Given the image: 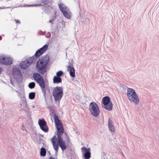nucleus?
<instances>
[{
	"instance_id": "f257e3e1",
	"label": "nucleus",
	"mask_w": 159,
	"mask_h": 159,
	"mask_svg": "<svg viewBox=\"0 0 159 159\" xmlns=\"http://www.w3.org/2000/svg\"><path fill=\"white\" fill-rule=\"evenodd\" d=\"M48 45L46 44L42 48L36 51L34 55L22 61L20 64L21 69L25 70L29 67L34 62H35L37 59L39 58L36 62V68L39 73H34L33 75L34 80L39 84L44 81L41 75H43L47 71V67L49 61V57L48 54L43 56L39 58L47 50Z\"/></svg>"
},
{
	"instance_id": "f03ea898",
	"label": "nucleus",
	"mask_w": 159,
	"mask_h": 159,
	"mask_svg": "<svg viewBox=\"0 0 159 159\" xmlns=\"http://www.w3.org/2000/svg\"><path fill=\"white\" fill-rule=\"evenodd\" d=\"M129 100L135 104H138L139 102V99L135 90L132 88H128L127 93Z\"/></svg>"
},
{
	"instance_id": "7ed1b4c3",
	"label": "nucleus",
	"mask_w": 159,
	"mask_h": 159,
	"mask_svg": "<svg viewBox=\"0 0 159 159\" xmlns=\"http://www.w3.org/2000/svg\"><path fill=\"white\" fill-rule=\"evenodd\" d=\"M63 92L61 86H57L54 88L52 93L55 102H60L63 96Z\"/></svg>"
},
{
	"instance_id": "20e7f679",
	"label": "nucleus",
	"mask_w": 159,
	"mask_h": 159,
	"mask_svg": "<svg viewBox=\"0 0 159 159\" xmlns=\"http://www.w3.org/2000/svg\"><path fill=\"white\" fill-rule=\"evenodd\" d=\"M12 74L13 78L19 84L22 83L23 80V76L20 70L17 67L14 68L12 70Z\"/></svg>"
},
{
	"instance_id": "39448f33",
	"label": "nucleus",
	"mask_w": 159,
	"mask_h": 159,
	"mask_svg": "<svg viewBox=\"0 0 159 159\" xmlns=\"http://www.w3.org/2000/svg\"><path fill=\"white\" fill-rule=\"evenodd\" d=\"M102 107L109 111H111L113 109V104L111 101L110 98L108 96L103 97L102 101Z\"/></svg>"
},
{
	"instance_id": "423d86ee",
	"label": "nucleus",
	"mask_w": 159,
	"mask_h": 159,
	"mask_svg": "<svg viewBox=\"0 0 159 159\" xmlns=\"http://www.w3.org/2000/svg\"><path fill=\"white\" fill-rule=\"evenodd\" d=\"M89 109L91 114L95 117H98L100 112V109L98 104L95 102H91L89 105Z\"/></svg>"
},
{
	"instance_id": "0eeeda50",
	"label": "nucleus",
	"mask_w": 159,
	"mask_h": 159,
	"mask_svg": "<svg viewBox=\"0 0 159 159\" xmlns=\"http://www.w3.org/2000/svg\"><path fill=\"white\" fill-rule=\"evenodd\" d=\"M55 127L57 129V141L58 143L63 140L61 135L64 133V129L62 124L55 125Z\"/></svg>"
},
{
	"instance_id": "6e6552de",
	"label": "nucleus",
	"mask_w": 159,
	"mask_h": 159,
	"mask_svg": "<svg viewBox=\"0 0 159 159\" xmlns=\"http://www.w3.org/2000/svg\"><path fill=\"white\" fill-rule=\"evenodd\" d=\"M12 59L10 57L0 55V63L3 65H10L13 63Z\"/></svg>"
},
{
	"instance_id": "1a4fd4ad",
	"label": "nucleus",
	"mask_w": 159,
	"mask_h": 159,
	"mask_svg": "<svg viewBox=\"0 0 159 159\" xmlns=\"http://www.w3.org/2000/svg\"><path fill=\"white\" fill-rule=\"evenodd\" d=\"M81 149L84 159H89L91 157V149L90 148H87L84 147L81 148Z\"/></svg>"
},
{
	"instance_id": "9d476101",
	"label": "nucleus",
	"mask_w": 159,
	"mask_h": 159,
	"mask_svg": "<svg viewBox=\"0 0 159 159\" xmlns=\"http://www.w3.org/2000/svg\"><path fill=\"white\" fill-rule=\"evenodd\" d=\"M38 124L40 128L43 131L45 132H47L49 130L48 127L47 125L46 122L44 118L39 119L38 121Z\"/></svg>"
},
{
	"instance_id": "9b49d317",
	"label": "nucleus",
	"mask_w": 159,
	"mask_h": 159,
	"mask_svg": "<svg viewBox=\"0 0 159 159\" xmlns=\"http://www.w3.org/2000/svg\"><path fill=\"white\" fill-rule=\"evenodd\" d=\"M50 111L51 112V113H50V116H52L54 117L55 126L62 124L61 120L59 119L58 116L57 115L55 111L51 108L50 109Z\"/></svg>"
},
{
	"instance_id": "f8f14e48",
	"label": "nucleus",
	"mask_w": 159,
	"mask_h": 159,
	"mask_svg": "<svg viewBox=\"0 0 159 159\" xmlns=\"http://www.w3.org/2000/svg\"><path fill=\"white\" fill-rule=\"evenodd\" d=\"M39 84L41 88L43 94L44 100L45 101H46L47 99L46 97V88H47V89L48 86L47 85H46L44 80Z\"/></svg>"
},
{
	"instance_id": "ddd939ff",
	"label": "nucleus",
	"mask_w": 159,
	"mask_h": 159,
	"mask_svg": "<svg viewBox=\"0 0 159 159\" xmlns=\"http://www.w3.org/2000/svg\"><path fill=\"white\" fill-rule=\"evenodd\" d=\"M67 71L69 72L70 76L74 78L75 76V70L73 66L69 65L67 66Z\"/></svg>"
},
{
	"instance_id": "4468645a",
	"label": "nucleus",
	"mask_w": 159,
	"mask_h": 159,
	"mask_svg": "<svg viewBox=\"0 0 159 159\" xmlns=\"http://www.w3.org/2000/svg\"><path fill=\"white\" fill-rule=\"evenodd\" d=\"M108 126L109 130L111 132H114L115 131V128L110 118H109L108 120Z\"/></svg>"
},
{
	"instance_id": "2eb2a0df",
	"label": "nucleus",
	"mask_w": 159,
	"mask_h": 159,
	"mask_svg": "<svg viewBox=\"0 0 159 159\" xmlns=\"http://www.w3.org/2000/svg\"><path fill=\"white\" fill-rule=\"evenodd\" d=\"M61 149L62 152H64L67 148V146L65 141L63 140L57 143Z\"/></svg>"
},
{
	"instance_id": "dca6fc26",
	"label": "nucleus",
	"mask_w": 159,
	"mask_h": 159,
	"mask_svg": "<svg viewBox=\"0 0 159 159\" xmlns=\"http://www.w3.org/2000/svg\"><path fill=\"white\" fill-rule=\"evenodd\" d=\"M38 134L36 135H32L31 136V138L33 139V140L36 143H38L39 141L41 140L44 141L43 139H42L41 137H38Z\"/></svg>"
},
{
	"instance_id": "f3484780",
	"label": "nucleus",
	"mask_w": 159,
	"mask_h": 159,
	"mask_svg": "<svg viewBox=\"0 0 159 159\" xmlns=\"http://www.w3.org/2000/svg\"><path fill=\"white\" fill-rule=\"evenodd\" d=\"M53 83L54 84H59L61 83L62 81V78L56 76H54L53 79Z\"/></svg>"
},
{
	"instance_id": "a211bd4d",
	"label": "nucleus",
	"mask_w": 159,
	"mask_h": 159,
	"mask_svg": "<svg viewBox=\"0 0 159 159\" xmlns=\"http://www.w3.org/2000/svg\"><path fill=\"white\" fill-rule=\"evenodd\" d=\"M58 6L59 9L62 13L66 10L68 11V9H67V7L65 6V5L63 3L58 4Z\"/></svg>"
},
{
	"instance_id": "6ab92c4d",
	"label": "nucleus",
	"mask_w": 159,
	"mask_h": 159,
	"mask_svg": "<svg viewBox=\"0 0 159 159\" xmlns=\"http://www.w3.org/2000/svg\"><path fill=\"white\" fill-rule=\"evenodd\" d=\"M62 13H63L64 16L67 19H70L71 17V13H70V12H69L68 11L66 10Z\"/></svg>"
},
{
	"instance_id": "aec40b11",
	"label": "nucleus",
	"mask_w": 159,
	"mask_h": 159,
	"mask_svg": "<svg viewBox=\"0 0 159 159\" xmlns=\"http://www.w3.org/2000/svg\"><path fill=\"white\" fill-rule=\"evenodd\" d=\"M45 1H44L43 0H40L39 2H40V3H38V4H30V5H27L26 6L28 7H38V6H42L43 5L42 4H43V3L44 2H45ZM45 3H44V4ZM44 5V4H43Z\"/></svg>"
},
{
	"instance_id": "412c9836",
	"label": "nucleus",
	"mask_w": 159,
	"mask_h": 159,
	"mask_svg": "<svg viewBox=\"0 0 159 159\" xmlns=\"http://www.w3.org/2000/svg\"><path fill=\"white\" fill-rule=\"evenodd\" d=\"M46 149L43 147L40 149V155L42 157H45L46 155Z\"/></svg>"
},
{
	"instance_id": "4be33fe9",
	"label": "nucleus",
	"mask_w": 159,
	"mask_h": 159,
	"mask_svg": "<svg viewBox=\"0 0 159 159\" xmlns=\"http://www.w3.org/2000/svg\"><path fill=\"white\" fill-rule=\"evenodd\" d=\"M65 25V23L64 22V21L63 20H61V22H58L56 26H57V27L60 28L62 27H64Z\"/></svg>"
},
{
	"instance_id": "5701e85b",
	"label": "nucleus",
	"mask_w": 159,
	"mask_h": 159,
	"mask_svg": "<svg viewBox=\"0 0 159 159\" xmlns=\"http://www.w3.org/2000/svg\"><path fill=\"white\" fill-rule=\"evenodd\" d=\"M52 143L56 152L57 153L59 148V144L58 143L57 144L56 143Z\"/></svg>"
},
{
	"instance_id": "b1692460",
	"label": "nucleus",
	"mask_w": 159,
	"mask_h": 159,
	"mask_svg": "<svg viewBox=\"0 0 159 159\" xmlns=\"http://www.w3.org/2000/svg\"><path fill=\"white\" fill-rule=\"evenodd\" d=\"M36 93L35 92H30L29 94V98L31 100L34 99L35 97Z\"/></svg>"
},
{
	"instance_id": "393cba45",
	"label": "nucleus",
	"mask_w": 159,
	"mask_h": 159,
	"mask_svg": "<svg viewBox=\"0 0 159 159\" xmlns=\"http://www.w3.org/2000/svg\"><path fill=\"white\" fill-rule=\"evenodd\" d=\"M22 104L23 105V107H29L28 106V104L27 103V101L26 100V99L25 98H24L22 100Z\"/></svg>"
},
{
	"instance_id": "a878e982",
	"label": "nucleus",
	"mask_w": 159,
	"mask_h": 159,
	"mask_svg": "<svg viewBox=\"0 0 159 159\" xmlns=\"http://www.w3.org/2000/svg\"><path fill=\"white\" fill-rule=\"evenodd\" d=\"M35 86V84L34 82L30 83L28 85L30 89H34Z\"/></svg>"
},
{
	"instance_id": "bb28decb",
	"label": "nucleus",
	"mask_w": 159,
	"mask_h": 159,
	"mask_svg": "<svg viewBox=\"0 0 159 159\" xmlns=\"http://www.w3.org/2000/svg\"><path fill=\"white\" fill-rule=\"evenodd\" d=\"M63 74L64 73L62 71L59 70L56 73V76L59 77H61V76L63 75Z\"/></svg>"
},
{
	"instance_id": "cd10ccee",
	"label": "nucleus",
	"mask_w": 159,
	"mask_h": 159,
	"mask_svg": "<svg viewBox=\"0 0 159 159\" xmlns=\"http://www.w3.org/2000/svg\"><path fill=\"white\" fill-rule=\"evenodd\" d=\"M20 111H24L25 112L28 113L29 112V107H23L20 110Z\"/></svg>"
},
{
	"instance_id": "c85d7f7f",
	"label": "nucleus",
	"mask_w": 159,
	"mask_h": 159,
	"mask_svg": "<svg viewBox=\"0 0 159 159\" xmlns=\"http://www.w3.org/2000/svg\"><path fill=\"white\" fill-rule=\"evenodd\" d=\"M51 140L52 143H56V141L57 140V138L55 135L51 139Z\"/></svg>"
},
{
	"instance_id": "c756f323",
	"label": "nucleus",
	"mask_w": 159,
	"mask_h": 159,
	"mask_svg": "<svg viewBox=\"0 0 159 159\" xmlns=\"http://www.w3.org/2000/svg\"><path fill=\"white\" fill-rule=\"evenodd\" d=\"M59 28L57 27V26L56 25L55 26V28L54 29V33H57L59 31Z\"/></svg>"
},
{
	"instance_id": "7c9ffc66",
	"label": "nucleus",
	"mask_w": 159,
	"mask_h": 159,
	"mask_svg": "<svg viewBox=\"0 0 159 159\" xmlns=\"http://www.w3.org/2000/svg\"><path fill=\"white\" fill-rule=\"evenodd\" d=\"M68 63H69V65L73 66V63H74V61H73V59H72L71 62H70V61H69Z\"/></svg>"
},
{
	"instance_id": "2f4dec72",
	"label": "nucleus",
	"mask_w": 159,
	"mask_h": 159,
	"mask_svg": "<svg viewBox=\"0 0 159 159\" xmlns=\"http://www.w3.org/2000/svg\"><path fill=\"white\" fill-rule=\"evenodd\" d=\"M32 132H33V134L32 135H36L37 134H38L37 131L34 129L33 130Z\"/></svg>"
},
{
	"instance_id": "473e14b6",
	"label": "nucleus",
	"mask_w": 159,
	"mask_h": 159,
	"mask_svg": "<svg viewBox=\"0 0 159 159\" xmlns=\"http://www.w3.org/2000/svg\"><path fill=\"white\" fill-rule=\"evenodd\" d=\"M12 8V6L11 7H0V9H4V8Z\"/></svg>"
},
{
	"instance_id": "72a5a7b5",
	"label": "nucleus",
	"mask_w": 159,
	"mask_h": 159,
	"mask_svg": "<svg viewBox=\"0 0 159 159\" xmlns=\"http://www.w3.org/2000/svg\"><path fill=\"white\" fill-rule=\"evenodd\" d=\"M21 129L23 131L25 130V131H26V129H25V127L23 125H22V127H21Z\"/></svg>"
},
{
	"instance_id": "f704fd0d",
	"label": "nucleus",
	"mask_w": 159,
	"mask_h": 159,
	"mask_svg": "<svg viewBox=\"0 0 159 159\" xmlns=\"http://www.w3.org/2000/svg\"><path fill=\"white\" fill-rule=\"evenodd\" d=\"M67 139V143H69L70 142V138L69 136H67V137L66 138Z\"/></svg>"
},
{
	"instance_id": "c9c22d12",
	"label": "nucleus",
	"mask_w": 159,
	"mask_h": 159,
	"mask_svg": "<svg viewBox=\"0 0 159 159\" xmlns=\"http://www.w3.org/2000/svg\"><path fill=\"white\" fill-rule=\"evenodd\" d=\"M15 20L16 21V23H20V21L19 20L15 19Z\"/></svg>"
},
{
	"instance_id": "e433bc0d",
	"label": "nucleus",
	"mask_w": 159,
	"mask_h": 159,
	"mask_svg": "<svg viewBox=\"0 0 159 159\" xmlns=\"http://www.w3.org/2000/svg\"><path fill=\"white\" fill-rule=\"evenodd\" d=\"M41 34L42 35H44L45 34V32H43L42 31H40Z\"/></svg>"
},
{
	"instance_id": "4c0bfd02",
	"label": "nucleus",
	"mask_w": 159,
	"mask_h": 159,
	"mask_svg": "<svg viewBox=\"0 0 159 159\" xmlns=\"http://www.w3.org/2000/svg\"><path fill=\"white\" fill-rule=\"evenodd\" d=\"M38 136H39V137H40L41 136L42 137H43V135L42 134H39V133L38 134Z\"/></svg>"
},
{
	"instance_id": "58836bf2",
	"label": "nucleus",
	"mask_w": 159,
	"mask_h": 159,
	"mask_svg": "<svg viewBox=\"0 0 159 159\" xmlns=\"http://www.w3.org/2000/svg\"><path fill=\"white\" fill-rule=\"evenodd\" d=\"M3 71V69L2 67L0 66V74Z\"/></svg>"
},
{
	"instance_id": "ea45409f",
	"label": "nucleus",
	"mask_w": 159,
	"mask_h": 159,
	"mask_svg": "<svg viewBox=\"0 0 159 159\" xmlns=\"http://www.w3.org/2000/svg\"><path fill=\"white\" fill-rule=\"evenodd\" d=\"M53 20L52 19H51V20H49V22L51 23V24H53Z\"/></svg>"
},
{
	"instance_id": "a19ab883",
	"label": "nucleus",
	"mask_w": 159,
	"mask_h": 159,
	"mask_svg": "<svg viewBox=\"0 0 159 159\" xmlns=\"http://www.w3.org/2000/svg\"><path fill=\"white\" fill-rule=\"evenodd\" d=\"M64 134L65 135L66 138L67 137V136H69L66 132H64Z\"/></svg>"
},
{
	"instance_id": "79ce46f5",
	"label": "nucleus",
	"mask_w": 159,
	"mask_h": 159,
	"mask_svg": "<svg viewBox=\"0 0 159 159\" xmlns=\"http://www.w3.org/2000/svg\"><path fill=\"white\" fill-rule=\"evenodd\" d=\"M56 19V18L55 17H54V16H52V19L53 21L54 20Z\"/></svg>"
},
{
	"instance_id": "37998d69",
	"label": "nucleus",
	"mask_w": 159,
	"mask_h": 159,
	"mask_svg": "<svg viewBox=\"0 0 159 159\" xmlns=\"http://www.w3.org/2000/svg\"><path fill=\"white\" fill-rule=\"evenodd\" d=\"M53 10L54 11V14H56L57 13V10H54V9Z\"/></svg>"
},
{
	"instance_id": "c03bdc74",
	"label": "nucleus",
	"mask_w": 159,
	"mask_h": 159,
	"mask_svg": "<svg viewBox=\"0 0 159 159\" xmlns=\"http://www.w3.org/2000/svg\"><path fill=\"white\" fill-rule=\"evenodd\" d=\"M85 21H86L89 22V18H87L85 19Z\"/></svg>"
},
{
	"instance_id": "a18cd8bd",
	"label": "nucleus",
	"mask_w": 159,
	"mask_h": 159,
	"mask_svg": "<svg viewBox=\"0 0 159 159\" xmlns=\"http://www.w3.org/2000/svg\"><path fill=\"white\" fill-rule=\"evenodd\" d=\"M49 159H55L54 157H50L49 158Z\"/></svg>"
},
{
	"instance_id": "49530a36",
	"label": "nucleus",
	"mask_w": 159,
	"mask_h": 159,
	"mask_svg": "<svg viewBox=\"0 0 159 159\" xmlns=\"http://www.w3.org/2000/svg\"><path fill=\"white\" fill-rule=\"evenodd\" d=\"M54 17H55L56 18V17H57V16H58V15L57 14H54V16H53Z\"/></svg>"
},
{
	"instance_id": "de8ad7c7",
	"label": "nucleus",
	"mask_w": 159,
	"mask_h": 159,
	"mask_svg": "<svg viewBox=\"0 0 159 159\" xmlns=\"http://www.w3.org/2000/svg\"><path fill=\"white\" fill-rule=\"evenodd\" d=\"M76 134H77L78 135H79L80 134V133L78 131L76 132Z\"/></svg>"
},
{
	"instance_id": "09e8293b",
	"label": "nucleus",
	"mask_w": 159,
	"mask_h": 159,
	"mask_svg": "<svg viewBox=\"0 0 159 159\" xmlns=\"http://www.w3.org/2000/svg\"><path fill=\"white\" fill-rule=\"evenodd\" d=\"M10 82H11V83L12 84H13V82H12V80H10Z\"/></svg>"
},
{
	"instance_id": "8fccbe9b",
	"label": "nucleus",
	"mask_w": 159,
	"mask_h": 159,
	"mask_svg": "<svg viewBox=\"0 0 159 159\" xmlns=\"http://www.w3.org/2000/svg\"><path fill=\"white\" fill-rule=\"evenodd\" d=\"M0 40H1L2 39V37L1 36H0Z\"/></svg>"
},
{
	"instance_id": "3c124183",
	"label": "nucleus",
	"mask_w": 159,
	"mask_h": 159,
	"mask_svg": "<svg viewBox=\"0 0 159 159\" xmlns=\"http://www.w3.org/2000/svg\"><path fill=\"white\" fill-rule=\"evenodd\" d=\"M21 7V6H17V7Z\"/></svg>"
},
{
	"instance_id": "603ef678",
	"label": "nucleus",
	"mask_w": 159,
	"mask_h": 159,
	"mask_svg": "<svg viewBox=\"0 0 159 159\" xmlns=\"http://www.w3.org/2000/svg\"><path fill=\"white\" fill-rule=\"evenodd\" d=\"M79 8L80 9L79 2Z\"/></svg>"
},
{
	"instance_id": "864d4df0",
	"label": "nucleus",
	"mask_w": 159,
	"mask_h": 159,
	"mask_svg": "<svg viewBox=\"0 0 159 159\" xmlns=\"http://www.w3.org/2000/svg\"><path fill=\"white\" fill-rule=\"evenodd\" d=\"M55 155L57 156V153H56V152H55Z\"/></svg>"
},
{
	"instance_id": "5fc2aeb1",
	"label": "nucleus",
	"mask_w": 159,
	"mask_h": 159,
	"mask_svg": "<svg viewBox=\"0 0 159 159\" xmlns=\"http://www.w3.org/2000/svg\"><path fill=\"white\" fill-rule=\"evenodd\" d=\"M32 107L33 108H34L35 107V106L34 105V106H32Z\"/></svg>"
},
{
	"instance_id": "6e6d98bb",
	"label": "nucleus",
	"mask_w": 159,
	"mask_h": 159,
	"mask_svg": "<svg viewBox=\"0 0 159 159\" xmlns=\"http://www.w3.org/2000/svg\"><path fill=\"white\" fill-rule=\"evenodd\" d=\"M49 154L50 155H51V153L49 152H48Z\"/></svg>"
},
{
	"instance_id": "4d7b16f0",
	"label": "nucleus",
	"mask_w": 159,
	"mask_h": 159,
	"mask_svg": "<svg viewBox=\"0 0 159 159\" xmlns=\"http://www.w3.org/2000/svg\"><path fill=\"white\" fill-rule=\"evenodd\" d=\"M72 80H74V78H73L72 79Z\"/></svg>"
},
{
	"instance_id": "13d9d810",
	"label": "nucleus",
	"mask_w": 159,
	"mask_h": 159,
	"mask_svg": "<svg viewBox=\"0 0 159 159\" xmlns=\"http://www.w3.org/2000/svg\"><path fill=\"white\" fill-rule=\"evenodd\" d=\"M16 92H17V93H18V91H16Z\"/></svg>"
},
{
	"instance_id": "bf43d9fd",
	"label": "nucleus",
	"mask_w": 159,
	"mask_h": 159,
	"mask_svg": "<svg viewBox=\"0 0 159 159\" xmlns=\"http://www.w3.org/2000/svg\"><path fill=\"white\" fill-rule=\"evenodd\" d=\"M75 81H77V80H75Z\"/></svg>"
},
{
	"instance_id": "052dcab7",
	"label": "nucleus",
	"mask_w": 159,
	"mask_h": 159,
	"mask_svg": "<svg viewBox=\"0 0 159 159\" xmlns=\"http://www.w3.org/2000/svg\"><path fill=\"white\" fill-rule=\"evenodd\" d=\"M104 159H108L107 158L105 159V158H104Z\"/></svg>"
}]
</instances>
